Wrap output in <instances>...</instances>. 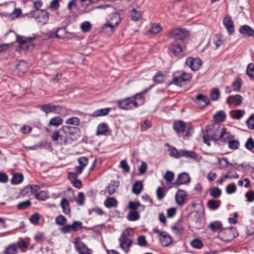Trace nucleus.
I'll use <instances>...</instances> for the list:
<instances>
[{"instance_id": "25", "label": "nucleus", "mask_w": 254, "mask_h": 254, "mask_svg": "<svg viewBox=\"0 0 254 254\" xmlns=\"http://www.w3.org/2000/svg\"><path fill=\"white\" fill-rule=\"evenodd\" d=\"M196 99L198 102L201 101L202 103L200 105V108L205 107L210 103L209 99L208 97L202 94H197L196 96Z\"/></svg>"}, {"instance_id": "18", "label": "nucleus", "mask_w": 254, "mask_h": 254, "mask_svg": "<svg viewBox=\"0 0 254 254\" xmlns=\"http://www.w3.org/2000/svg\"><path fill=\"white\" fill-rule=\"evenodd\" d=\"M234 135L232 134L227 128L223 127L219 141L228 142L231 139H234Z\"/></svg>"}, {"instance_id": "50", "label": "nucleus", "mask_w": 254, "mask_h": 254, "mask_svg": "<svg viewBox=\"0 0 254 254\" xmlns=\"http://www.w3.org/2000/svg\"><path fill=\"white\" fill-rule=\"evenodd\" d=\"M244 113L242 110H236L231 111V115L233 119L239 120L244 116Z\"/></svg>"}, {"instance_id": "13", "label": "nucleus", "mask_w": 254, "mask_h": 254, "mask_svg": "<svg viewBox=\"0 0 254 254\" xmlns=\"http://www.w3.org/2000/svg\"><path fill=\"white\" fill-rule=\"evenodd\" d=\"M190 181V177L186 173L179 174L176 181L173 183V187H178L181 185L186 184Z\"/></svg>"}, {"instance_id": "35", "label": "nucleus", "mask_w": 254, "mask_h": 254, "mask_svg": "<svg viewBox=\"0 0 254 254\" xmlns=\"http://www.w3.org/2000/svg\"><path fill=\"white\" fill-rule=\"evenodd\" d=\"M226 118V114L224 111L220 110L217 112L213 115V119L216 122H223Z\"/></svg>"}, {"instance_id": "29", "label": "nucleus", "mask_w": 254, "mask_h": 254, "mask_svg": "<svg viewBox=\"0 0 254 254\" xmlns=\"http://www.w3.org/2000/svg\"><path fill=\"white\" fill-rule=\"evenodd\" d=\"M61 206L62 208L63 211L65 214H69L70 213V208L69 206V201L66 198H63L61 202Z\"/></svg>"}, {"instance_id": "64", "label": "nucleus", "mask_w": 254, "mask_h": 254, "mask_svg": "<svg viewBox=\"0 0 254 254\" xmlns=\"http://www.w3.org/2000/svg\"><path fill=\"white\" fill-rule=\"evenodd\" d=\"M161 30V26L158 23H153L149 31L153 34H157Z\"/></svg>"}, {"instance_id": "32", "label": "nucleus", "mask_w": 254, "mask_h": 254, "mask_svg": "<svg viewBox=\"0 0 254 254\" xmlns=\"http://www.w3.org/2000/svg\"><path fill=\"white\" fill-rule=\"evenodd\" d=\"M105 206L107 208L116 207L118 205V201L114 197H108L104 202Z\"/></svg>"}, {"instance_id": "34", "label": "nucleus", "mask_w": 254, "mask_h": 254, "mask_svg": "<svg viewBox=\"0 0 254 254\" xmlns=\"http://www.w3.org/2000/svg\"><path fill=\"white\" fill-rule=\"evenodd\" d=\"M55 113L65 117L70 115V111L66 108L57 105Z\"/></svg>"}, {"instance_id": "62", "label": "nucleus", "mask_w": 254, "mask_h": 254, "mask_svg": "<svg viewBox=\"0 0 254 254\" xmlns=\"http://www.w3.org/2000/svg\"><path fill=\"white\" fill-rule=\"evenodd\" d=\"M237 187L234 183H231L228 185L226 188V192L227 194H232L236 191Z\"/></svg>"}, {"instance_id": "2", "label": "nucleus", "mask_w": 254, "mask_h": 254, "mask_svg": "<svg viewBox=\"0 0 254 254\" xmlns=\"http://www.w3.org/2000/svg\"><path fill=\"white\" fill-rule=\"evenodd\" d=\"M132 230L130 228H127L121 234L119 238L120 248L127 254L133 243V236L131 234Z\"/></svg>"}, {"instance_id": "42", "label": "nucleus", "mask_w": 254, "mask_h": 254, "mask_svg": "<svg viewBox=\"0 0 254 254\" xmlns=\"http://www.w3.org/2000/svg\"><path fill=\"white\" fill-rule=\"evenodd\" d=\"M63 123V120L60 117H55L50 119L49 126L58 127Z\"/></svg>"}, {"instance_id": "37", "label": "nucleus", "mask_w": 254, "mask_h": 254, "mask_svg": "<svg viewBox=\"0 0 254 254\" xmlns=\"http://www.w3.org/2000/svg\"><path fill=\"white\" fill-rule=\"evenodd\" d=\"M143 189V184L140 181H136L133 185L132 191L136 194H139Z\"/></svg>"}, {"instance_id": "23", "label": "nucleus", "mask_w": 254, "mask_h": 254, "mask_svg": "<svg viewBox=\"0 0 254 254\" xmlns=\"http://www.w3.org/2000/svg\"><path fill=\"white\" fill-rule=\"evenodd\" d=\"M56 106L52 104H43L39 107L41 110L46 114L56 112Z\"/></svg>"}, {"instance_id": "59", "label": "nucleus", "mask_w": 254, "mask_h": 254, "mask_svg": "<svg viewBox=\"0 0 254 254\" xmlns=\"http://www.w3.org/2000/svg\"><path fill=\"white\" fill-rule=\"evenodd\" d=\"M184 228L181 223H178L172 227V230L176 235L181 234L183 232Z\"/></svg>"}, {"instance_id": "51", "label": "nucleus", "mask_w": 254, "mask_h": 254, "mask_svg": "<svg viewBox=\"0 0 254 254\" xmlns=\"http://www.w3.org/2000/svg\"><path fill=\"white\" fill-rule=\"evenodd\" d=\"M92 28V25L89 21H84L80 24V29L84 33L89 32Z\"/></svg>"}, {"instance_id": "55", "label": "nucleus", "mask_w": 254, "mask_h": 254, "mask_svg": "<svg viewBox=\"0 0 254 254\" xmlns=\"http://www.w3.org/2000/svg\"><path fill=\"white\" fill-rule=\"evenodd\" d=\"M190 245L192 248L197 249H201L203 246L201 241L197 238L193 240L190 242Z\"/></svg>"}, {"instance_id": "57", "label": "nucleus", "mask_w": 254, "mask_h": 254, "mask_svg": "<svg viewBox=\"0 0 254 254\" xmlns=\"http://www.w3.org/2000/svg\"><path fill=\"white\" fill-rule=\"evenodd\" d=\"M66 218L63 215H60L56 218L55 222L56 224L59 226H64L66 223Z\"/></svg>"}, {"instance_id": "53", "label": "nucleus", "mask_w": 254, "mask_h": 254, "mask_svg": "<svg viewBox=\"0 0 254 254\" xmlns=\"http://www.w3.org/2000/svg\"><path fill=\"white\" fill-rule=\"evenodd\" d=\"M210 96L213 101H216L220 96V92L217 88L211 89L210 91Z\"/></svg>"}, {"instance_id": "56", "label": "nucleus", "mask_w": 254, "mask_h": 254, "mask_svg": "<svg viewBox=\"0 0 254 254\" xmlns=\"http://www.w3.org/2000/svg\"><path fill=\"white\" fill-rule=\"evenodd\" d=\"M31 204V202L29 200L19 202L17 205V208L19 210H23L29 207Z\"/></svg>"}, {"instance_id": "20", "label": "nucleus", "mask_w": 254, "mask_h": 254, "mask_svg": "<svg viewBox=\"0 0 254 254\" xmlns=\"http://www.w3.org/2000/svg\"><path fill=\"white\" fill-rule=\"evenodd\" d=\"M243 101V97L241 95L237 94L236 95L229 96L227 99L226 102L229 105H232L234 102L236 103V105L240 106Z\"/></svg>"}, {"instance_id": "54", "label": "nucleus", "mask_w": 254, "mask_h": 254, "mask_svg": "<svg viewBox=\"0 0 254 254\" xmlns=\"http://www.w3.org/2000/svg\"><path fill=\"white\" fill-rule=\"evenodd\" d=\"M35 197L38 200L44 201L48 198V195L47 191L42 190L36 193Z\"/></svg>"}, {"instance_id": "9", "label": "nucleus", "mask_w": 254, "mask_h": 254, "mask_svg": "<svg viewBox=\"0 0 254 254\" xmlns=\"http://www.w3.org/2000/svg\"><path fill=\"white\" fill-rule=\"evenodd\" d=\"M121 19L119 13H114L110 15L109 19L104 24V28L109 27L113 31L114 27H116L120 22Z\"/></svg>"}, {"instance_id": "36", "label": "nucleus", "mask_w": 254, "mask_h": 254, "mask_svg": "<svg viewBox=\"0 0 254 254\" xmlns=\"http://www.w3.org/2000/svg\"><path fill=\"white\" fill-rule=\"evenodd\" d=\"M110 111V109L109 108L98 109L94 111L92 116L94 117L106 116L109 114Z\"/></svg>"}, {"instance_id": "49", "label": "nucleus", "mask_w": 254, "mask_h": 254, "mask_svg": "<svg viewBox=\"0 0 254 254\" xmlns=\"http://www.w3.org/2000/svg\"><path fill=\"white\" fill-rule=\"evenodd\" d=\"M209 228L213 232L221 230L222 228V223L219 221H214L211 223Z\"/></svg>"}, {"instance_id": "19", "label": "nucleus", "mask_w": 254, "mask_h": 254, "mask_svg": "<svg viewBox=\"0 0 254 254\" xmlns=\"http://www.w3.org/2000/svg\"><path fill=\"white\" fill-rule=\"evenodd\" d=\"M78 162L79 165L75 167V171L77 174H80L87 165L88 160L86 157H81L78 159Z\"/></svg>"}, {"instance_id": "27", "label": "nucleus", "mask_w": 254, "mask_h": 254, "mask_svg": "<svg viewBox=\"0 0 254 254\" xmlns=\"http://www.w3.org/2000/svg\"><path fill=\"white\" fill-rule=\"evenodd\" d=\"M167 146L169 147L168 151L170 156L177 159L181 158V150H178L175 147L171 146L168 144Z\"/></svg>"}, {"instance_id": "15", "label": "nucleus", "mask_w": 254, "mask_h": 254, "mask_svg": "<svg viewBox=\"0 0 254 254\" xmlns=\"http://www.w3.org/2000/svg\"><path fill=\"white\" fill-rule=\"evenodd\" d=\"M223 24L229 35H231L234 32V23L230 16H225L223 19Z\"/></svg>"}, {"instance_id": "41", "label": "nucleus", "mask_w": 254, "mask_h": 254, "mask_svg": "<svg viewBox=\"0 0 254 254\" xmlns=\"http://www.w3.org/2000/svg\"><path fill=\"white\" fill-rule=\"evenodd\" d=\"M23 176L22 174H14L11 180V183L13 185H17L22 182Z\"/></svg>"}, {"instance_id": "14", "label": "nucleus", "mask_w": 254, "mask_h": 254, "mask_svg": "<svg viewBox=\"0 0 254 254\" xmlns=\"http://www.w3.org/2000/svg\"><path fill=\"white\" fill-rule=\"evenodd\" d=\"M61 132L62 131L61 130V129L55 130L51 135L52 140L53 141L58 142L59 144H62L63 143L65 144L67 141V137L66 135L64 136L61 133Z\"/></svg>"}, {"instance_id": "48", "label": "nucleus", "mask_w": 254, "mask_h": 254, "mask_svg": "<svg viewBox=\"0 0 254 254\" xmlns=\"http://www.w3.org/2000/svg\"><path fill=\"white\" fill-rule=\"evenodd\" d=\"M139 217V214L137 211H130L127 216V219L130 221H136Z\"/></svg>"}, {"instance_id": "60", "label": "nucleus", "mask_w": 254, "mask_h": 254, "mask_svg": "<svg viewBox=\"0 0 254 254\" xmlns=\"http://www.w3.org/2000/svg\"><path fill=\"white\" fill-rule=\"evenodd\" d=\"M210 195L213 198H218L221 194V190L218 188H213L210 190Z\"/></svg>"}, {"instance_id": "61", "label": "nucleus", "mask_w": 254, "mask_h": 254, "mask_svg": "<svg viewBox=\"0 0 254 254\" xmlns=\"http://www.w3.org/2000/svg\"><path fill=\"white\" fill-rule=\"evenodd\" d=\"M245 146L249 151H252L254 149V140L252 137H249L246 141Z\"/></svg>"}, {"instance_id": "10", "label": "nucleus", "mask_w": 254, "mask_h": 254, "mask_svg": "<svg viewBox=\"0 0 254 254\" xmlns=\"http://www.w3.org/2000/svg\"><path fill=\"white\" fill-rule=\"evenodd\" d=\"M119 107L125 110H132L135 108L131 97L117 101Z\"/></svg>"}, {"instance_id": "11", "label": "nucleus", "mask_w": 254, "mask_h": 254, "mask_svg": "<svg viewBox=\"0 0 254 254\" xmlns=\"http://www.w3.org/2000/svg\"><path fill=\"white\" fill-rule=\"evenodd\" d=\"M186 64L189 66L193 71H196L199 69L201 65V61L198 58L189 57L186 60Z\"/></svg>"}, {"instance_id": "63", "label": "nucleus", "mask_w": 254, "mask_h": 254, "mask_svg": "<svg viewBox=\"0 0 254 254\" xmlns=\"http://www.w3.org/2000/svg\"><path fill=\"white\" fill-rule=\"evenodd\" d=\"M141 206L140 203L139 202L129 201L127 206L130 211H136L137 208Z\"/></svg>"}, {"instance_id": "1", "label": "nucleus", "mask_w": 254, "mask_h": 254, "mask_svg": "<svg viewBox=\"0 0 254 254\" xmlns=\"http://www.w3.org/2000/svg\"><path fill=\"white\" fill-rule=\"evenodd\" d=\"M223 127V126L216 124L206 126V134L203 136L204 142L208 146H210L211 139L215 141H219Z\"/></svg>"}, {"instance_id": "24", "label": "nucleus", "mask_w": 254, "mask_h": 254, "mask_svg": "<svg viewBox=\"0 0 254 254\" xmlns=\"http://www.w3.org/2000/svg\"><path fill=\"white\" fill-rule=\"evenodd\" d=\"M181 153V157H185L192 159H196L198 157V154L193 151H189L185 149H182Z\"/></svg>"}, {"instance_id": "28", "label": "nucleus", "mask_w": 254, "mask_h": 254, "mask_svg": "<svg viewBox=\"0 0 254 254\" xmlns=\"http://www.w3.org/2000/svg\"><path fill=\"white\" fill-rule=\"evenodd\" d=\"M17 253L18 249L15 243L8 245L3 252V254H17Z\"/></svg>"}, {"instance_id": "8", "label": "nucleus", "mask_w": 254, "mask_h": 254, "mask_svg": "<svg viewBox=\"0 0 254 254\" xmlns=\"http://www.w3.org/2000/svg\"><path fill=\"white\" fill-rule=\"evenodd\" d=\"M170 35L176 40H183L189 36V32L185 29L177 28L172 30Z\"/></svg>"}, {"instance_id": "30", "label": "nucleus", "mask_w": 254, "mask_h": 254, "mask_svg": "<svg viewBox=\"0 0 254 254\" xmlns=\"http://www.w3.org/2000/svg\"><path fill=\"white\" fill-rule=\"evenodd\" d=\"M108 130V125L105 123H101L97 126L96 134L98 136L103 135L107 132Z\"/></svg>"}, {"instance_id": "21", "label": "nucleus", "mask_w": 254, "mask_h": 254, "mask_svg": "<svg viewBox=\"0 0 254 254\" xmlns=\"http://www.w3.org/2000/svg\"><path fill=\"white\" fill-rule=\"evenodd\" d=\"M173 127L175 132L179 134L185 131L186 125V123L182 121H178L174 123Z\"/></svg>"}, {"instance_id": "4", "label": "nucleus", "mask_w": 254, "mask_h": 254, "mask_svg": "<svg viewBox=\"0 0 254 254\" xmlns=\"http://www.w3.org/2000/svg\"><path fill=\"white\" fill-rule=\"evenodd\" d=\"M30 15L31 17L35 18L37 21L41 24H46L49 18V13L45 9L31 11Z\"/></svg>"}, {"instance_id": "52", "label": "nucleus", "mask_w": 254, "mask_h": 254, "mask_svg": "<svg viewBox=\"0 0 254 254\" xmlns=\"http://www.w3.org/2000/svg\"><path fill=\"white\" fill-rule=\"evenodd\" d=\"M141 13L139 11H137L136 9L133 8L131 10L130 16L132 20L134 21H138L141 17Z\"/></svg>"}, {"instance_id": "31", "label": "nucleus", "mask_w": 254, "mask_h": 254, "mask_svg": "<svg viewBox=\"0 0 254 254\" xmlns=\"http://www.w3.org/2000/svg\"><path fill=\"white\" fill-rule=\"evenodd\" d=\"M119 185V182L118 181H112L106 189L108 194L109 195L114 194L118 188Z\"/></svg>"}, {"instance_id": "44", "label": "nucleus", "mask_w": 254, "mask_h": 254, "mask_svg": "<svg viewBox=\"0 0 254 254\" xmlns=\"http://www.w3.org/2000/svg\"><path fill=\"white\" fill-rule=\"evenodd\" d=\"M29 66L25 61H20L17 65V70L21 73H24L28 69Z\"/></svg>"}, {"instance_id": "7", "label": "nucleus", "mask_w": 254, "mask_h": 254, "mask_svg": "<svg viewBox=\"0 0 254 254\" xmlns=\"http://www.w3.org/2000/svg\"><path fill=\"white\" fill-rule=\"evenodd\" d=\"M232 230H235V229L231 228L221 231L219 233L218 237L225 242H230L237 237L234 235Z\"/></svg>"}, {"instance_id": "17", "label": "nucleus", "mask_w": 254, "mask_h": 254, "mask_svg": "<svg viewBox=\"0 0 254 254\" xmlns=\"http://www.w3.org/2000/svg\"><path fill=\"white\" fill-rule=\"evenodd\" d=\"M75 247L79 254H92V250L81 242L76 243Z\"/></svg>"}, {"instance_id": "43", "label": "nucleus", "mask_w": 254, "mask_h": 254, "mask_svg": "<svg viewBox=\"0 0 254 254\" xmlns=\"http://www.w3.org/2000/svg\"><path fill=\"white\" fill-rule=\"evenodd\" d=\"M80 123V119L76 117H73L66 119L65 123L67 125H70L73 126L77 127L79 125Z\"/></svg>"}, {"instance_id": "46", "label": "nucleus", "mask_w": 254, "mask_h": 254, "mask_svg": "<svg viewBox=\"0 0 254 254\" xmlns=\"http://www.w3.org/2000/svg\"><path fill=\"white\" fill-rule=\"evenodd\" d=\"M60 231L63 234H67L71 233L72 231L74 232L73 225L72 224H67L60 228Z\"/></svg>"}, {"instance_id": "58", "label": "nucleus", "mask_w": 254, "mask_h": 254, "mask_svg": "<svg viewBox=\"0 0 254 254\" xmlns=\"http://www.w3.org/2000/svg\"><path fill=\"white\" fill-rule=\"evenodd\" d=\"M247 73L252 79H254V64L251 63L247 66Z\"/></svg>"}, {"instance_id": "3", "label": "nucleus", "mask_w": 254, "mask_h": 254, "mask_svg": "<svg viewBox=\"0 0 254 254\" xmlns=\"http://www.w3.org/2000/svg\"><path fill=\"white\" fill-rule=\"evenodd\" d=\"M35 39V37H26L18 35L16 36V42L18 43L19 48L25 50L33 49L34 46L31 44V42Z\"/></svg>"}, {"instance_id": "39", "label": "nucleus", "mask_w": 254, "mask_h": 254, "mask_svg": "<svg viewBox=\"0 0 254 254\" xmlns=\"http://www.w3.org/2000/svg\"><path fill=\"white\" fill-rule=\"evenodd\" d=\"M75 127H73L64 126L61 128V130L67 136L68 135H73L75 133Z\"/></svg>"}, {"instance_id": "33", "label": "nucleus", "mask_w": 254, "mask_h": 254, "mask_svg": "<svg viewBox=\"0 0 254 254\" xmlns=\"http://www.w3.org/2000/svg\"><path fill=\"white\" fill-rule=\"evenodd\" d=\"M207 205L209 209L216 210L220 207L221 201L217 199H210L207 201Z\"/></svg>"}, {"instance_id": "47", "label": "nucleus", "mask_w": 254, "mask_h": 254, "mask_svg": "<svg viewBox=\"0 0 254 254\" xmlns=\"http://www.w3.org/2000/svg\"><path fill=\"white\" fill-rule=\"evenodd\" d=\"M242 85V81L240 77H237L233 82L232 87L233 89L235 91H240Z\"/></svg>"}, {"instance_id": "16", "label": "nucleus", "mask_w": 254, "mask_h": 254, "mask_svg": "<svg viewBox=\"0 0 254 254\" xmlns=\"http://www.w3.org/2000/svg\"><path fill=\"white\" fill-rule=\"evenodd\" d=\"M240 33L248 37H254V29L248 25H242L240 27Z\"/></svg>"}, {"instance_id": "45", "label": "nucleus", "mask_w": 254, "mask_h": 254, "mask_svg": "<svg viewBox=\"0 0 254 254\" xmlns=\"http://www.w3.org/2000/svg\"><path fill=\"white\" fill-rule=\"evenodd\" d=\"M227 143L228 147L232 150L238 149L240 145V143L239 140L234 139H231Z\"/></svg>"}, {"instance_id": "22", "label": "nucleus", "mask_w": 254, "mask_h": 254, "mask_svg": "<svg viewBox=\"0 0 254 254\" xmlns=\"http://www.w3.org/2000/svg\"><path fill=\"white\" fill-rule=\"evenodd\" d=\"M186 196L187 195L185 191L179 190L175 195V199L177 204L179 205H183L185 203Z\"/></svg>"}, {"instance_id": "5", "label": "nucleus", "mask_w": 254, "mask_h": 254, "mask_svg": "<svg viewBox=\"0 0 254 254\" xmlns=\"http://www.w3.org/2000/svg\"><path fill=\"white\" fill-rule=\"evenodd\" d=\"M191 78L190 73L184 71H179L175 73L173 82L178 86H182L183 82L190 81Z\"/></svg>"}, {"instance_id": "6", "label": "nucleus", "mask_w": 254, "mask_h": 254, "mask_svg": "<svg viewBox=\"0 0 254 254\" xmlns=\"http://www.w3.org/2000/svg\"><path fill=\"white\" fill-rule=\"evenodd\" d=\"M153 232L158 235L160 243L162 246L168 247L172 243L173 240L171 236L166 232L160 231L156 228L153 229Z\"/></svg>"}, {"instance_id": "26", "label": "nucleus", "mask_w": 254, "mask_h": 254, "mask_svg": "<svg viewBox=\"0 0 254 254\" xmlns=\"http://www.w3.org/2000/svg\"><path fill=\"white\" fill-rule=\"evenodd\" d=\"M170 50L177 56H180L183 51V47L177 42H174L171 45Z\"/></svg>"}, {"instance_id": "12", "label": "nucleus", "mask_w": 254, "mask_h": 254, "mask_svg": "<svg viewBox=\"0 0 254 254\" xmlns=\"http://www.w3.org/2000/svg\"><path fill=\"white\" fill-rule=\"evenodd\" d=\"M149 89H146L139 93L136 94L135 95L131 97L135 108H136L138 106L143 105L145 102V99L143 97L148 90Z\"/></svg>"}, {"instance_id": "40", "label": "nucleus", "mask_w": 254, "mask_h": 254, "mask_svg": "<svg viewBox=\"0 0 254 254\" xmlns=\"http://www.w3.org/2000/svg\"><path fill=\"white\" fill-rule=\"evenodd\" d=\"M65 36V29L64 27L58 28L56 33L51 36V37H57L59 39H63Z\"/></svg>"}, {"instance_id": "38", "label": "nucleus", "mask_w": 254, "mask_h": 254, "mask_svg": "<svg viewBox=\"0 0 254 254\" xmlns=\"http://www.w3.org/2000/svg\"><path fill=\"white\" fill-rule=\"evenodd\" d=\"M14 243L16 246H17V249L27 248L30 245L29 239H26V240H24L21 238L18 240V241Z\"/></svg>"}]
</instances>
